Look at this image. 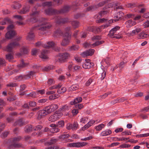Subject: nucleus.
<instances>
[{"instance_id":"obj_1","label":"nucleus","mask_w":149,"mask_h":149,"mask_svg":"<svg viewBox=\"0 0 149 149\" xmlns=\"http://www.w3.org/2000/svg\"><path fill=\"white\" fill-rule=\"evenodd\" d=\"M51 26L50 24L47 22H44L40 25L38 29L40 31V32H42L41 33H42L43 34L46 33V31H47Z\"/></svg>"},{"instance_id":"obj_2","label":"nucleus","mask_w":149,"mask_h":149,"mask_svg":"<svg viewBox=\"0 0 149 149\" xmlns=\"http://www.w3.org/2000/svg\"><path fill=\"white\" fill-rule=\"evenodd\" d=\"M69 56V54L67 52L60 53L59 54L58 60L57 61L60 63L64 62L65 60L68 58Z\"/></svg>"},{"instance_id":"obj_3","label":"nucleus","mask_w":149,"mask_h":149,"mask_svg":"<svg viewBox=\"0 0 149 149\" xmlns=\"http://www.w3.org/2000/svg\"><path fill=\"white\" fill-rule=\"evenodd\" d=\"M38 115L37 119V120H40L47 114L43 109L40 110L38 112Z\"/></svg>"},{"instance_id":"obj_4","label":"nucleus","mask_w":149,"mask_h":149,"mask_svg":"<svg viewBox=\"0 0 149 149\" xmlns=\"http://www.w3.org/2000/svg\"><path fill=\"white\" fill-rule=\"evenodd\" d=\"M94 51L93 49H89V50L83 52L80 55L83 57L89 56H92L93 54Z\"/></svg>"},{"instance_id":"obj_5","label":"nucleus","mask_w":149,"mask_h":149,"mask_svg":"<svg viewBox=\"0 0 149 149\" xmlns=\"http://www.w3.org/2000/svg\"><path fill=\"white\" fill-rule=\"evenodd\" d=\"M17 33L15 31H9L6 33V37L8 39H11Z\"/></svg>"},{"instance_id":"obj_6","label":"nucleus","mask_w":149,"mask_h":149,"mask_svg":"<svg viewBox=\"0 0 149 149\" xmlns=\"http://www.w3.org/2000/svg\"><path fill=\"white\" fill-rule=\"evenodd\" d=\"M37 26L34 27L31 29L30 31L28 33V35L26 37V39L27 40L30 41L34 39L35 37V35L33 32V30Z\"/></svg>"},{"instance_id":"obj_7","label":"nucleus","mask_w":149,"mask_h":149,"mask_svg":"<svg viewBox=\"0 0 149 149\" xmlns=\"http://www.w3.org/2000/svg\"><path fill=\"white\" fill-rule=\"evenodd\" d=\"M68 21L67 18H62L60 17H58L56 19V23L58 24H65L67 23Z\"/></svg>"},{"instance_id":"obj_8","label":"nucleus","mask_w":149,"mask_h":149,"mask_svg":"<svg viewBox=\"0 0 149 149\" xmlns=\"http://www.w3.org/2000/svg\"><path fill=\"white\" fill-rule=\"evenodd\" d=\"M48 51L46 49L42 50L41 53V54L40 56V58L44 60L48 59L49 57L47 55Z\"/></svg>"},{"instance_id":"obj_9","label":"nucleus","mask_w":149,"mask_h":149,"mask_svg":"<svg viewBox=\"0 0 149 149\" xmlns=\"http://www.w3.org/2000/svg\"><path fill=\"white\" fill-rule=\"evenodd\" d=\"M13 22L10 18L6 17L3 19L2 21H0V25H4L6 24H12Z\"/></svg>"},{"instance_id":"obj_10","label":"nucleus","mask_w":149,"mask_h":149,"mask_svg":"<svg viewBox=\"0 0 149 149\" xmlns=\"http://www.w3.org/2000/svg\"><path fill=\"white\" fill-rule=\"evenodd\" d=\"M60 118V116L58 113H55L51 115L49 118L48 120L51 122H54Z\"/></svg>"},{"instance_id":"obj_11","label":"nucleus","mask_w":149,"mask_h":149,"mask_svg":"<svg viewBox=\"0 0 149 149\" xmlns=\"http://www.w3.org/2000/svg\"><path fill=\"white\" fill-rule=\"evenodd\" d=\"M45 12L46 14L48 15H51L53 14H58V10L52 8H49L45 10Z\"/></svg>"},{"instance_id":"obj_12","label":"nucleus","mask_w":149,"mask_h":149,"mask_svg":"<svg viewBox=\"0 0 149 149\" xmlns=\"http://www.w3.org/2000/svg\"><path fill=\"white\" fill-rule=\"evenodd\" d=\"M70 7L68 6H65L63 8L59 10H58V14L64 13L68 12L69 11Z\"/></svg>"},{"instance_id":"obj_13","label":"nucleus","mask_w":149,"mask_h":149,"mask_svg":"<svg viewBox=\"0 0 149 149\" xmlns=\"http://www.w3.org/2000/svg\"><path fill=\"white\" fill-rule=\"evenodd\" d=\"M93 65V63H92L88 62H85L82 64V67L85 69H89Z\"/></svg>"},{"instance_id":"obj_14","label":"nucleus","mask_w":149,"mask_h":149,"mask_svg":"<svg viewBox=\"0 0 149 149\" xmlns=\"http://www.w3.org/2000/svg\"><path fill=\"white\" fill-rule=\"evenodd\" d=\"M30 7L28 6H24L22 8L19 12V13L21 14H24L29 11Z\"/></svg>"},{"instance_id":"obj_15","label":"nucleus","mask_w":149,"mask_h":149,"mask_svg":"<svg viewBox=\"0 0 149 149\" xmlns=\"http://www.w3.org/2000/svg\"><path fill=\"white\" fill-rule=\"evenodd\" d=\"M82 101V98L81 97H77L74 100V101H72L70 102L71 105H75L78 103L81 102Z\"/></svg>"},{"instance_id":"obj_16","label":"nucleus","mask_w":149,"mask_h":149,"mask_svg":"<svg viewBox=\"0 0 149 149\" xmlns=\"http://www.w3.org/2000/svg\"><path fill=\"white\" fill-rule=\"evenodd\" d=\"M21 53L17 54V55L21 56L22 54H27L29 52L28 49L26 47H22L20 50Z\"/></svg>"},{"instance_id":"obj_17","label":"nucleus","mask_w":149,"mask_h":149,"mask_svg":"<svg viewBox=\"0 0 149 149\" xmlns=\"http://www.w3.org/2000/svg\"><path fill=\"white\" fill-rule=\"evenodd\" d=\"M24 122L22 118H20L17 120L14 124V125L16 126L18 125L19 126H22L23 125Z\"/></svg>"},{"instance_id":"obj_18","label":"nucleus","mask_w":149,"mask_h":149,"mask_svg":"<svg viewBox=\"0 0 149 149\" xmlns=\"http://www.w3.org/2000/svg\"><path fill=\"white\" fill-rule=\"evenodd\" d=\"M70 39L66 38H65L62 40L61 45L62 46H66L68 45L70 42Z\"/></svg>"},{"instance_id":"obj_19","label":"nucleus","mask_w":149,"mask_h":149,"mask_svg":"<svg viewBox=\"0 0 149 149\" xmlns=\"http://www.w3.org/2000/svg\"><path fill=\"white\" fill-rule=\"evenodd\" d=\"M54 45V42L53 41H51L47 42V44H44L43 46L45 48L49 49L53 46Z\"/></svg>"},{"instance_id":"obj_20","label":"nucleus","mask_w":149,"mask_h":149,"mask_svg":"<svg viewBox=\"0 0 149 149\" xmlns=\"http://www.w3.org/2000/svg\"><path fill=\"white\" fill-rule=\"evenodd\" d=\"M32 127L31 125H27L24 128V131L27 133L32 131Z\"/></svg>"},{"instance_id":"obj_21","label":"nucleus","mask_w":149,"mask_h":149,"mask_svg":"<svg viewBox=\"0 0 149 149\" xmlns=\"http://www.w3.org/2000/svg\"><path fill=\"white\" fill-rule=\"evenodd\" d=\"M111 133L112 131L110 130H105L102 132L101 135L102 136H106L110 134Z\"/></svg>"},{"instance_id":"obj_22","label":"nucleus","mask_w":149,"mask_h":149,"mask_svg":"<svg viewBox=\"0 0 149 149\" xmlns=\"http://www.w3.org/2000/svg\"><path fill=\"white\" fill-rule=\"evenodd\" d=\"M28 64V63H25L24 62V60H21V63L20 64L18 65L17 66L20 68H22L26 67Z\"/></svg>"},{"instance_id":"obj_23","label":"nucleus","mask_w":149,"mask_h":149,"mask_svg":"<svg viewBox=\"0 0 149 149\" xmlns=\"http://www.w3.org/2000/svg\"><path fill=\"white\" fill-rule=\"evenodd\" d=\"M63 35V32L60 29H57L54 33V35L56 37H58Z\"/></svg>"},{"instance_id":"obj_24","label":"nucleus","mask_w":149,"mask_h":149,"mask_svg":"<svg viewBox=\"0 0 149 149\" xmlns=\"http://www.w3.org/2000/svg\"><path fill=\"white\" fill-rule=\"evenodd\" d=\"M79 47L78 46L74 45L69 47V49L70 51H76L78 49Z\"/></svg>"},{"instance_id":"obj_25","label":"nucleus","mask_w":149,"mask_h":149,"mask_svg":"<svg viewBox=\"0 0 149 149\" xmlns=\"http://www.w3.org/2000/svg\"><path fill=\"white\" fill-rule=\"evenodd\" d=\"M67 146L68 147H70L78 148V142L73 143H70L69 144H67Z\"/></svg>"},{"instance_id":"obj_26","label":"nucleus","mask_w":149,"mask_h":149,"mask_svg":"<svg viewBox=\"0 0 149 149\" xmlns=\"http://www.w3.org/2000/svg\"><path fill=\"white\" fill-rule=\"evenodd\" d=\"M59 95L57 94H55L53 95H50L49 97V99L50 100H52L57 99L59 97Z\"/></svg>"},{"instance_id":"obj_27","label":"nucleus","mask_w":149,"mask_h":149,"mask_svg":"<svg viewBox=\"0 0 149 149\" xmlns=\"http://www.w3.org/2000/svg\"><path fill=\"white\" fill-rule=\"evenodd\" d=\"M140 39H144L148 37L149 35L144 32H142L139 34Z\"/></svg>"},{"instance_id":"obj_28","label":"nucleus","mask_w":149,"mask_h":149,"mask_svg":"<svg viewBox=\"0 0 149 149\" xmlns=\"http://www.w3.org/2000/svg\"><path fill=\"white\" fill-rule=\"evenodd\" d=\"M105 127V125L104 124H101L98 125V126L95 127V129L96 131H100Z\"/></svg>"},{"instance_id":"obj_29","label":"nucleus","mask_w":149,"mask_h":149,"mask_svg":"<svg viewBox=\"0 0 149 149\" xmlns=\"http://www.w3.org/2000/svg\"><path fill=\"white\" fill-rule=\"evenodd\" d=\"M79 88V86L78 85L74 84L71 86L69 88L70 91H75Z\"/></svg>"},{"instance_id":"obj_30","label":"nucleus","mask_w":149,"mask_h":149,"mask_svg":"<svg viewBox=\"0 0 149 149\" xmlns=\"http://www.w3.org/2000/svg\"><path fill=\"white\" fill-rule=\"evenodd\" d=\"M21 6V5L17 2H15L14 4L12 6V7L14 9H19Z\"/></svg>"},{"instance_id":"obj_31","label":"nucleus","mask_w":149,"mask_h":149,"mask_svg":"<svg viewBox=\"0 0 149 149\" xmlns=\"http://www.w3.org/2000/svg\"><path fill=\"white\" fill-rule=\"evenodd\" d=\"M72 130H77L79 125L78 123L77 122H74L72 124Z\"/></svg>"},{"instance_id":"obj_32","label":"nucleus","mask_w":149,"mask_h":149,"mask_svg":"<svg viewBox=\"0 0 149 149\" xmlns=\"http://www.w3.org/2000/svg\"><path fill=\"white\" fill-rule=\"evenodd\" d=\"M52 112H53L58 108V106L56 104H51L49 106Z\"/></svg>"},{"instance_id":"obj_33","label":"nucleus","mask_w":149,"mask_h":149,"mask_svg":"<svg viewBox=\"0 0 149 149\" xmlns=\"http://www.w3.org/2000/svg\"><path fill=\"white\" fill-rule=\"evenodd\" d=\"M14 146L15 148H24V146L20 143H14Z\"/></svg>"},{"instance_id":"obj_34","label":"nucleus","mask_w":149,"mask_h":149,"mask_svg":"<svg viewBox=\"0 0 149 149\" xmlns=\"http://www.w3.org/2000/svg\"><path fill=\"white\" fill-rule=\"evenodd\" d=\"M13 48L10 44H9L6 47L5 50L7 52H12Z\"/></svg>"},{"instance_id":"obj_35","label":"nucleus","mask_w":149,"mask_h":149,"mask_svg":"<svg viewBox=\"0 0 149 149\" xmlns=\"http://www.w3.org/2000/svg\"><path fill=\"white\" fill-rule=\"evenodd\" d=\"M44 109L47 115L52 112L49 106L45 107L44 108Z\"/></svg>"},{"instance_id":"obj_36","label":"nucleus","mask_w":149,"mask_h":149,"mask_svg":"<svg viewBox=\"0 0 149 149\" xmlns=\"http://www.w3.org/2000/svg\"><path fill=\"white\" fill-rule=\"evenodd\" d=\"M12 142L13 143H15L19 141L22 139V137L20 136H19L17 137L13 138Z\"/></svg>"},{"instance_id":"obj_37","label":"nucleus","mask_w":149,"mask_h":149,"mask_svg":"<svg viewBox=\"0 0 149 149\" xmlns=\"http://www.w3.org/2000/svg\"><path fill=\"white\" fill-rule=\"evenodd\" d=\"M114 20L116 21V20L118 21L119 20V19H116V20H112L111 19L109 20H107V22L108 23H107L106 24L104 25V28H107L109 26V24H111L113 22V21Z\"/></svg>"},{"instance_id":"obj_38","label":"nucleus","mask_w":149,"mask_h":149,"mask_svg":"<svg viewBox=\"0 0 149 149\" xmlns=\"http://www.w3.org/2000/svg\"><path fill=\"white\" fill-rule=\"evenodd\" d=\"M66 91V89L64 87L61 88H59L57 91V92L59 94H61L65 92Z\"/></svg>"},{"instance_id":"obj_39","label":"nucleus","mask_w":149,"mask_h":149,"mask_svg":"<svg viewBox=\"0 0 149 149\" xmlns=\"http://www.w3.org/2000/svg\"><path fill=\"white\" fill-rule=\"evenodd\" d=\"M10 44L13 48L16 46H20V44L19 42L16 41L11 42Z\"/></svg>"},{"instance_id":"obj_40","label":"nucleus","mask_w":149,"mask_h":149,"mask_svg":"<svg viewBox=\"0 0 149 149\" xmlns=\"http://www.w3.org/2000/svg\"><path fill=\"white\" fill-rule=\"evenodd\" d=\"M36 73L34 71H30L28 74L25 76V77L28 78H30L31 76L33 75Z\"/></svg>"},{"instance_id":"obj_41","label":"nucleus","mask_w":149,"mask_h":149,"mask_svg":"<svg viewBox=\"0 0 149 149\" xmlns=\"http://www.w3.org/2000/svg\"><path fill=\"white\" fill-rule=\"evenodd\" d=\"M79 23L77 21H74L71 22V24L74 28H76L79 26Z\"/></svg>"},{"instance_id":"obj_42","label":"nucleus","mask_w":149,"mask_h":149,"mask_svg":"<svg viewBox=\"0 0 149 149\" xmlns=\"http://www.w3.org/2000/svg\"><path fill=\"white\" fill-rule=\"evenodd\" d=\"M6 59L8 60L9 61H10L12 59H13V56L11 54L6 55Z\"/></svg>"},{"instance_id":"obj_43","label":"nucleus","mask_w":149,"mask_h":149,"mask_svg":"<svg viewBox=\"0 0 149 149\" xmlns=\"http://www.w3.org/2000/svg\"><path fill=\"white\" fill-rule=\"evenodd\" d=\"M70 136L68 134H64L61 135L59 136V137L60 139H67L70 137Z\"/></svg>"},{"instance_id":"obj_44","label":"nucleus","mask_w":149,"mask_h":149,"mask_svg":"<svg viewBox=\"0 0 149 149\" xmlns=\"http://www.w3.org/2000/svg\"><path fill=\"white\" fill-rule=\"evenodd\" d=\"M54 66L53 65H50L49 66L45 67L44 69L43 70L46 71H47L49 70L53 69L54 68Z\"/></svg>"},{"instance_id":"obj_45","label":"nucleus","mask_w":149,"mask_h":149,"mask_svg":"<svg viewBox=\"0 0 149 149\" xmlns=\"http://www.w3.org/2000/svg\"><path fill=\"white\" fill-rule=\"evenodd\" d=\"M125 26L127 29L129 30L130 29V20H128L125 23Z\"/></svg>"},{"instance_id":"obj_46","label":"nucleus","mask_w":149,"mask_h":149,"mask_svg":"<svg viewBox=\"0 0 149 149\" xmlns=\"http://www.w3.org/2000/svg\"><path fill=\"white\" fill-rule=\"evenodd\" d=\"M63 36L66 38L71 39V35L68 32H65L63 33Z\"/></svg>"},{"instance_id":"obj_47","label":"nucleus","mask_w":149,"mask_h":149,"mask_svg":"<svg viewBox=\"0 0 149 149\" xmlns=\"http://www.w3.org/2000/svg\"><path fill=\"white\" fill-rule=\"evenodd\" d=\"M10 24L7 27V29L8 31H13L12 30L15 27L14 25L12 24Z\"/></svg>"},{"instance_id":"obj_48","label":"nucleus","mask_w":149,"mask_h":149,"mask_svg":"<svg viewBox=\"0 0 149 149\" xmlns=\"http://www.w3.org/2000/svg\"><path fill=\"white\" fill-rule=\"evenodd\" d=\"M9 132L8 131H5L4 132L2 133L1 135V137L3 139H4L8 135Z\"/></svg>"},{"instance_id":"obj_49","label":"nucleus","mask_w":149,"mask_h":149,"mask_svg":"<svg viewBox=\"0 0 149 149\" xmlns=\"http://www.w3.org/2000/svg\"><path fill=\"white\" fill-rule=\"evenodd\" d=\"M0 65L2 66L6 65V62L5 60L3 58H0Z\"/></svg>"},{"instance_id":"obj_50","label":"nucleus","mask_w":149,"mask_h":149,"mask_svg":"<svg viewBox=\"0 0 149 149\" xmlns=\"http://www.w3.org/2000/svg\"><path fill=\"white\" fill-rule=\"evenodd\" d=\"M64 125V122L63 120H61L58 122L57 126L59 127H63Z\"/></svg>"},{"instance_id":"obj_51","label":"nucleus","mask_w":149,"mask_h":149,"mask_svg":"<svg viewBox=\"0 0 149 149\" xmlns=\"http://www.w3.org/2000/svg\"><path fill=\"white\" fill-rule=\"evenodd\" d=\"M95 9V7L94 6H89L86 8V11L93 10Z\"/></svg>"},{"instance_id":"obj_52","label":"nucleus","mask_w":149,"mask_h":149,"mask_svg":"<svg viewBox=\"0 0 149 149\" xmlns=\"http://www.w3.org/2000/svg\"><path fill=\"white\" fill-rule=\"evenodd\" d=\"M104 42V41H97L95 43H93L92 44V45L93 46H98L99 45L103 43Z\"/></svg>"},{"instance_id":"obj_53","label":"nucleus","mask_w":149,"mask_h":149,"mask_svg":"<svg viewBox=\"0 0 149 149\" xmlns=\"http://www.w3.org/2000/svg\"><path fill=\"white\" fill-rule=\"evenodd\" d=\"M75 106L76 108L79 109H81L84 107L83 105L82 104H75Z\"/></svg>"},{"instance_id":"obj_54","label":"nucleus","mask_w":149,"mask_h":149,"mask_svg":"<svg viewBox=\"0 0 149 149\" xmlns=\"http://www.w3.org/2000/svg\"><path fill=\"white\" fill-rule=\"evenodd\" d=\"M29 105L30 107H34L36 106V103L33 101H30L29 102Z\"/></svg>"},{"instance_id":"obj_55","label":"nucleus","mask_w":149,"mask_h":149,"mask_svg":"<svg viewBox=\"0 0 149 149\" xmlns=\"http://www.w3.org/2000/svg\"><path fill=\"white\" fill-rule=\"evenodd\" d=\"M53 1L58 6L61 5L63 2L62 0H53Z\"/></svg>"},{"instance_id":"obj_56","label":"nucleus","mask_w":149,"mask_h":149,"mask_svg":"<svg viewBox=\"0 0 149 149\" xmlns=\"http://www.w3.org/2000/svg\"><path fill=\"white\" fill-rule=\"evenodd\" d=\"M114 5L115 4H112L111 3L108 4L105 7L103 8V9L104 10H105L107 8H112L113 6V5Z\"/></svg>"},{"instance_id":"obj_57","label":"nucleus","mask_w":149,"mask_h":149,"mask_svg":"<svg viewBox=\"0 0 149 149\" xmlns=\"http://www.w3.org/2000/svg\"><path fill=\"white\" fill-rule=\"evenodd\" d=\"M78 148L84 146L87 144V143L85 142H78Z\"/></svg>"},{"instance_id":"obj_58","label":"nucleus","mask_w":149,"mask_h":149,"mask_svg":"<svg viewBox=\"0 0 149 149\" xmlns=\"http://www.w3.org/2000/svg\"><path fill=\"white\" fill-rule=\"evenodd\" d=\"M6 86L7 87H16L17 86V84L16 83H10L9 84H7Z\"/></svg>"},{"instance_id":"obj_59","label":"nucleus","mask_w":149,"mask_h":149,"mask_svg":"<svg viewBox=\"0 0 149 149\" xmlns=\"http://www.w3.org/2000/svg\"><path fill=\"white\" fill-rule=\"evenodd\" d=\"M36 93L34 92H32L29 94H27V96H30L32 98H35L36 96Z\"/></svg>"},{"instance_id":"obj_60","label":"nucleus","mask_w":149,"mask_h":149,"mask_svg":"<svg viewBox=\"0 0 149 149\" xmlns=\"http://www.w3.org/2000/svg\"><path fill=\"white\" fill-rule=\"evenodd\" d=\"M111 92H108L106 93L104 95L100 96V97L102 98H104L107 97L109 95L111 94Z\"/></svg>"},{"instance_id":"obj_61","label":"nucleus","mask_w":149,"mask_h":149,"mask_svg":"<svg viewBox=\"0 0 149 149\" xmlns=\"http://www.w3.org/2000/svg\"><path fill=\"white\" fill-rule=\"evenodd\" d=\"M62 111H66L69 109V107L66 105H64L61 108Z\"/></svg>"},{"instance_id":"obj_62","label":"nucleus","mask_w":149,"mask_h":149,"mask_svg":"<svg viewBox=\"0 0 149 149\" xmlns=\"http://www.w3.org/2000/svg\"><path fill=\"white\" fill-rule=\"evenodd\" d=\"M107 19H104L102 18L96 21V22L98 23H102L104 22H107Z\"/></svg>"},{"instance_id":"obj_63","label":"nucleus","mask_w":149,"mask_h":149,"mask_svg":"<svg viewBox=\"0 0 149 149\" xmlns=\"http://www.w3.org/2000/svg\"><path fill=\"white\" fill-rule=\"evenodd\" d=\"M107 11L105 10H103L100 12L98 13V14L99 15L101 16V17H102V16H103V15L107 14Z\"/></svg>"},{"instance_id":"obj_64","label":"nucleus","mask_w":149,"mask_h":149,"mask_svg":"<svg viewBox=\"0 0 149 149\" xmlns=\"http://www.w3.org/2000/svg\"><path fill=\"white\" fill-rule=\"evenodd\" d=\"M108 1H102L100 2V3H99V4L98 5V6L101 7V6H103L105 3H107Z\"/></svg>"}]
</instances>
